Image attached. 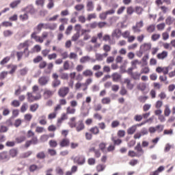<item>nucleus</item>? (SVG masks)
I'll return each mask as SVG.
<instances>
[{
  "label": "nucleus",
  "mask_w": 175,
  "mask_h": 175,
  "mask_svg": "<svg viewBox=\"0 0 175 175\" xmlns=\"http://www.w3.org/2000/svg\"><path fill=\"white\" fill-rule=\"evenodd\" d=\"M20 3H21V0H15L12 1L11 3H10V7L12 9H15V8H17V6L20 5Z\"/></svg>",
  "instance_id": "nucleus-23"
},
{
  "label": "nucleus",
  "mask_w": 175,
  "mask_h": 175,
  "mask_svg": "<svg viewBox=\"0 0 175 175\" xmlns=\"http://www.w3.org/2000/svg\"><path fill=\"white\" fill-rule=\"evenodd\" d=\"M85 126L84 125V122L83 120H80L75 124V129L77 132H81V131H84Z\"/></svg>",
  "instance_id": "nucleus-6"
},
{
  "label": "nucleus",
  "mask_w": 175,
  "mask_h": 175,
  "mask_svg": "<svg viewBox=\"0 0 175 175\" xmlns=\"http://www.w3.org/2000/svg\"><path fill=\"white\" fill-rule=\"evenodd\" d=\"M74 161L78 165H84L85 163V157L84 156H78L74 159Z\"/></svg>",
  "instance_id": "nucleus-9"
},
{
  "label": "nucleus",
  "mask_w": 175,
  "mask_h": 175,
  "mask_svg": "<svg viewBox=\"0 0 175 175\" xmlns=\"http://www.w3.org/2000/svg\"><path fill=\"white\" fill-rule=\"evenodd\" d=\"M43 23H40L37 25L36 28H34L35 32H37V33H39L40 31H42V29L43 28Z\"/></svg>",
  "instance_id": "nucleus-47"
},
{
  "label": "nucleus",
  "mask_w": 175,
  "mask_h": 175,
  "mask_svg": "<svg viewBox=\"0 0 175 175\" xmlns=\"http://www.w3.org/2000/svg\"><path fill=\"white\" fill-rule=\"evenodd\" d=\"M86 8L88 12H92L94 10V3L92 1H88Z\"/></svg>",
  "instance_id": "nucleus-31"
},
{
  "label": "nucleus",
  "mask_w": 175,
  "mask_h": 175,
  "mask_svg": "<svg viewBox=\"0 0 175 175\" xmlns=\"http://www.w3.org/2000/svg\"><path fill=\"white\" fill-rule=\"evenodd\" d=\"M31 144H38V137H33L31 140L27 141L25 143V147L28 148Z\"/></svg>",
  "instance_id": "nucleus-14"
},
{
  "label": "nucleus",
  "mask_w": 175,
  "mask_h": 175,
  "mask_svg": "<svg viewBox=\"0 0 175 175\" xmlns=\"http://www.w3.org/2000/svg\"><path fill=\"white\" fill-rule=\"evenodd\" d=\"M110 102H111V100L109 97L103 98L101 100V103H103V105H109Z\"/></svg>",
  "instance_id": "nucleus-50"
},
{
  "label": "nucleus",
  "mask_w": 175,
  "mask_h": 175,
  "mask_svg": "<svg viewBox=\"0 0 175 175\" xmlns=\"http://www.w3.org/2000/svg\"><path fill=\"white\" fill-rule=\"evenodd\" d=\"M111 128H117V126H120V121L113 120L111 124Z\"/></svg>",
  "instance_id": "nucleus-64"
},
{
  "label": "nucleus",
  "mask_w": 175,
  "mask_h": 175,
  "mask_svg": "<svg viewBox=\"0 0 175 175\" xmlns=\"http://www.w3.org/2000/svg\"><path fill=\"white\" fill-rule=\"evenodd\" d=\"M135 150H136L137 154V157H142L144 154V150H143V148H142V145H140V142H139L137 146L135 148Z\"/></svg>",
  "instance_id": "nucleus-13"
},
{
  "label": "nucleus",
  "mask_w": 175,
  "mask_h": 175,
  "mask_svg": "<svg viewBox=\"0 0 175 175\" xmlns=\"http://www.w3.org/2000/svg\"><path fill=\"white\" fill-rule=\"evenodd\" d=\"M91 58L89 56H85L80 59L81 64H85V62H88Z\"/></svg>",
  "instance_id": "nucleus-54"
},
{
  "label": "nucleus",
  "mask_w": 175,
  "mask_h": 175,
  "mask_svg": "<svg viewBox=\"0 0 175 175\" xmlns=\"http://www.w3.org/2000/svg\"><path fill=\"white\" fill-rule=\"evenodd\" d=\"M7 68L11 69V70L8 72L10 75H13L16 70H17V66L13 64H9L7 66Z\"/></svg>",
  "instance_id": "nucleus-22"
},
{
  "label": "nucleus",
  "mask_w": 175,
  "mask_h": 175,
  "mask_svg": "<svg viewBox=\"0 0 175 175\" xmlns=\"http://www.w3.org/2000/svg\"><path fill=\"white\" fill-rule=\"evenodd\" d=\"M137 126L133 125L131 127L128 129L127 133L128 135H133L136 132L137 130Z\"/></svg>",
  "instance_id": "nucleus-28"
},
{
  "label": "nucleus",
  "mask_w": 175,
  "mask_h": 175,
  "mask_svg": "<svg viewBox=\"0 0 175 175\" xmlns=\"http://www.w3.org/2000/svg\"><path fill=\"white\" fill-rule=\"evenodd\" d=\"M38 109H39V105L36 103L33 104L29 107V110L30 111H32V113H35Z\"/></svg>",
  "instance_id": "nucleus-32"
},
{
  "label": "nucleus",
  "mask_w": 175,
  "mask_h": 175,
  "mask_svg": "<svg viewBox=\"0 0 175 175\" xmlns=\"http://www.w3.org/2000/svg\"><path fill=\"white\" fill-rule=\"evenodd\" d=\"M163 170H165V167L161 165L157 170L151 172L150 175H159V173H162Z\"/></svg>",
  "instance_id": "nucleus-17"
},
{
  "label": "nucleus",
  "mask_w": 175,
  "mask_h": 175,
  "mask_svg": "<svg viewBox=\"0 0 175 175\" xmlns=\"http://www.w3.org/2000/svg\"><path fill=\"white\" fill-rule=\"evenodd\" d=\"M9 61H10V57H6L0 62V65H1V66H3V65L8 64Z\"/></svg>",
  "instance_id": "nucleus-53"
},
{
  "label": "nucleus",
  "mask_w": 175,
  "mask_h": 175,
  "mask_svg": "<svg viewBox=\"0 0 175 175\" xmlns=\"http://www.w3.org/2000/svg\"><path fill=\"white\" fill-rule=\"evenodd\" d=\"M76 113V109L68 107L66 108V114H75Z\"/></svg>",
  "instance_id": "nucleus-40"
},
{
  "label": "nucleus",
  "mask_w": 175,
  "mask_h": 175,
  "mask_svg": "<svg viewBox=\"0 0 175 175\" xmlns=\"http://www.w3.org/2000/svg\"><path fill=\"white\" fill-rule=\"evenodd\" d=\"M105 168L106 165L102 164H99L96 166L97 172H103V170H105Z\"/></svg>",
  "instance_id": "nucleus-57"
},
{
  "label": "nucleus",
  "mask_w": 175,
  "mask_h": 175,
  "mask_svg": "<svg viewBox=\"0 0 175 175\" xmlns=\"http://www.w3.org/2000/svg\"><path fill=\"white\" fill-rule=\"evenodd\" d=\"M90 131L93 135H98V133H99V128H98V126L92 127Z\"/></svg>",
  "instance_id": "nucleus-46"
},
{
  "label": "nucleus",
  "mask_w": 175,
  "mask_h": 175,
  "mask_svg": "<svg viewBox=\"0 0 175 175\" xmlns=\"http://www.w3.org/2000/svg\"><path fill=\"white\" fill-rule=\"evenodd\" d=\"M54 94V92L51 91V90H45L44 92V97L48 99V98H50L51 96H53V95Z\"/></svg>",
  "instance_id": "nucleus-30"
},
{
  "label": "nucleus",
  "mask_w": 175,
  "mask_h": 175,
  "mask_svg": "<svg viewBox=\"0 0 175 175\" xmlns=\"http://www.w3.org/2000/svg\"><path fill=\"white\" fill-rule=\"evenodd\" d=\"M70 143V141H69V139L64 138L60 142L59 146L60 147H68Z\"/></svg>",
  "instance_id": "nucleus-20"
},
{
  "label": "nucleus",
  "mask_w": 175,
  "mask_h": 175,
  "mask_svg": "<svg viewBox=\"0 0 175 175\" xmlns=\"http://www.w3.org/2000/svg\"><path fill=\"white\" fill-rule=\"evenodd\" d=\"M68 125H69L70 128H75L77 123H76V117H72L70 118V121L68 122Z\"/></svg>",
  "instance_id": "nucleus-21"
},
{
  "label": "nucleus",
  "mask_w": 175,
  "mask_h": 175,
  "mask_svg": "<svg viewBox=\"0 0 175 175\" xmlns=\"http://www.w3.org/2000/svg\"><path fill=\"white\" fill-rule=\"evenodd\" d=\"M28 47H29V40H26L24 42L21 43L18 46V50H23V49H25L23 53L26 57H29V51H28Z\"/></svg>",
  "instance_id": "nucleus-2"
},
{
  "label": "nucleus",
  "mask_w": 175,
  "mask_h": 175,
  "mask_svg": "<svg viewBox=\"0 0 175 175\" xmlns=\"http://www.w3.org/2000/svg\"><path fill=\"white\" fill-rule=\"evenodd\" d=\"M173 21H174V20L173 19V18H172V16H167L165 19V23L167 25H171V24H173Z\"/></svg>",
  "instance_id": "nucleus-60"
},
{
  "label": "nucleus",
  "mask_w": 175,
  "mask_h": 175,
  "mask_svg": "<svg viewBox=\"0 0 175 175\" xmlns=\"http://www.w3.org/2000/svg\"><path fill=\"white\" fill-rule=\"evenodd\" d=\"M57 53H60L61 57H62L63 59H66V58L69 57L68 52H62V49H58Z\"/></svg>",
  "instance_id": "nucleus-29"
},
{
  "label": "nucleus",
  "mask_w": 175,
  "mask_h": 175,
  "mask_svg": "<svg viewBox=\"0 0 175 175\" xmlns=\"http://www.w3.org/2000/svg\"><path fill=\"white\" fill-rule=\"evenodd\" d=\"M147 99H148V96H140L139 97H138V100L142 103H145Z\"/></svg>",
  "instance_id": "nucleus-59"
},
{
  "label": "nucleus",
  "mask_w": 175,
  "mask_h": 175,
  "mask_svg": "<svg viewBox=\"0 0 175 175\" xmlns=\"http://www.w3.org/2000/svg\"><path fill=\"white\" fill-rule=\"evenodd\" d=\"M146 31L149 32V33H152V32L155 31V25L152 24L148 26Z\"/></svg>",
  "instance_id": "nucleus-38"
},
{
  "label": "nucleus",
  "mask_w": 175,
  "mask_h": 175,
  "mask_svg": "<svg viewBox=\"0 0 175 175\" xmlns=\"http://www.w3.org/2000/svg\"><path fill=\"white\" fill-rule=\"evenodd\" d=\"M144 48V51H148V50H151V44L150 43H146L142 46Z\"/></svg>",
  "instance_id": "nucleus-52"
},
{
  "label": "nucleus",
  "mask_w": 175,
  "mask_h": 175,
  "mask_svg": "<svg viewBox=\"0 0 175 175\" xmlns=\"http://www.w3.org/2000/svg\"><path fill=\"white\" fill-rule=\"evenodd\" d=\"M91 100H92L91 96H87L85 101H83L82 103L81 109H85V107L84 105H85V103H91Z\"/></svg>",
  "instance_id": "nucleus-39"
},
{
  "label": "nucleus",
  "mask_w": 175,
  "mask_h": 175,
  "mask_svg": "<svg viewBox=\"0 0 175 175\" xmlns=\"http://www.w3.org/2000/svg\"><path fill=\"white\" fill-rule=\"evenodd\" d=\"M39 124H40V125H46L47 124V120H46L45 115H42V116H40Z\"/></svg>",
  "instance_id": "nucleus-24"
},
{
  "label": "nucleus",
  "mask_w": 175,
  "mask_h": 175,
  "mask_svg": "<svg viewBox=\"0 0 175 175\" xmlns=\"http://www.w3.org/2000/svg\"><path fill=\"white\" fill-rule=\"evenodd\" d=\"M42 50V47H40V45H36L30 51V53H39Z\"/></svg>",
  "instance_id": "nucleus-34"
},
{
  "label": "nucleus",
  "mask_w": 175,
  "mask_h": 175,
  "mask_svg": "<svg viewBox=\"0 0 175 175\" xmlns=\"http://www.w3.org/2000/svg\"><path fill=\"white\" fill-rule=\"evenodd\" d=\"M69 88L68 87H62L58 91V95L60 98H65L69 94Z\"/></svg>",
  "instance_id": "nucleus-3"
},
{
  "label": "nucleus",
  "mask_w": 175,
  "mask_h": 175,
  "mask_svg": "<svg viewBox=\"0 0 175 175\" xmlns=\"http://www.w3.org/2000/svg\"><path fill=\"white\" fill-rule=\"evenodd\" d=\"M17 150L16 149H12L10 150V155L12 157L14 158V157H17Z\"/></svg>",
  "instance_id": "nucleus-62"
},
{
  "label": "nucleus",
  "mask_w": 175,
  "mask_h": 175,
  "mask_svg": "<svg viewBox=\"0 0 175 175\" xmlns=\"http://www.w3.org/2000/svg\"><path fill=\"white\" fill-rule=\"evenodd\" d=\"M150 73V68L144 67L141 70V75H148Z\"/></svg>",
  "instance_id": "nucleus-49"
},
{
  "label": "nucleus",
  "mask_w": 175,
  "mask_h": 175,
  "mask_svg": "<svg viewBox=\"0 0 175 175\" xmlns=\"http://www.w3.org/2000/svg\"><path fill=\"white\" fill-rule=\"evenodd\" d=\"M137 88L140 91H146V88H147V85L146 84V83H139L137 85Z\"/></svg>",
  "instance_id": "nucleus-27"
},
{
  "label": "nucleus",
  "mask_w": 175,
  "mask_h": 175,
  "mask_svg": "<svg viewBox=\"0 0 175 175\" xmlns=\"http://www.w3.org/2000/svg\"><path fill=\"white\" fill-rule=\"evenodd\" d=\"M10 159V156L7 152H3L0 153V161L1 162H8Z\"/></svg>",
  "instance_id": "nucleus-10"
},
{
  "label": "nucleus",
  "mask_w": 175,
  "mask_h": 175,
  "mask_svg": "<svg viewBox=\"0 0 175 175\" xmlns=\"http://www.w3.org/2000/svg\"><path fill=\"white\" fill-rule=\"evenodd\" d=\"M85 27L87 28H91L92 29H95V28H96V27H98V23L93 22L92 23L85 25Z\"/></svg>",
  "instance_id": "nucleus-37"
},
{
  "label": "nucleus",
  "mask_w": 175,
  "mask_h": 175,
  "mask_svg": "<svg viewBox=\"0 0 175 175\" xmlns=\"http://www.w3.org/2000/svg\"><path fill=\"white\" fill-rule=\"evenodd\" d=\"M36 157L38 159H44V158H46V154H44V152H40L37 154Z\"/></svg>",
  "instance_id": "nucleus-55"
},
{
  "label": "nucleus",
  "mask_w": 175,
  "mask_h": 175,
  "mask_svg": "<svg viewBox=\"0 0 175 175\" xmlns=\"http://www.w3.org/2000/svg\"><path fill=\"white\" fill-rule=\"evenodd\" d=\"M52 77L53 79V81L52 82V86L55 88V87H58L59 85H61V81L58 79V77L59 76L57 73H53L52 75Z\"/></svg>",
  "instance_id": "nucleus-4"
},
{
  "label": "nucleus",
  "mask_w": 175,
  "mask_h": 175,
  "mask_svg": "<svg viewBox=\"0 0 175 175\" xmlns=\"http://www.w3.org/2000/svg\"><path fill=\"white\" fill-rule=\"evenodd\" d=\"M103 40H105V42H107V40H109V44H114V42H113V41H111V40L110 39V36H109V34H106L103 36Z\"/></svg>",
  "instance_id": "nucleus-45"
},
{
  "label": "nucleus",
  "mask_w": 175,
  "mask_h": 175,
  "mask_svg": "<svg viewBox=\"0 0 175 175\" xmlns=\"http://www.w3.org/2000/svg\"><path fill=\"white\" fill-rule=\"evenodd\" d=\"M49 144L50 146V147H51L52 148H55V147H57V146H58V143L57 142V141L54 140V139H51L49 141Z\"/></svg>",
  "instance_id": "nucleus-42"
},
{
  "label": "nucleus",
  "mask_w": 175,
  "mask_h": 175,
  "mask_svg": "<svg viewBox=\"0 0 175 175\" xmlns=\"http://www.w3.org/2000/svg\"><path fill=\"white\" fill-rule=\"evenodd\" d=\"M29 18V16L26 12L19 16V20H21V21H27Z\"/></svg>",
  "instance_id": "nucleus-26"
},
{
  "label": "nucleus",
  "mask_w": 175,
  "mask_h": 175,
  "mask_svg": "<svg viewBox=\"0 0 175 175\" xmlns=\"http://www.w3.org/2000/svg\"><path fill=\"white\" fill-rule=\"evenodd\" d=\"M9 72L8 71H3L0 73V80H4Z\"/></svg>",
  "instance_id": "nucleus-58"
},
{
  "label": "nucleus",
  "mask_w": 175,
  "mask_h": 175,
  "mask_svg": "<svg viewBox=\"0 0 175 175\" xmlns=\"http://www.w3.org/2000/svg\"><path fill=\"white\" fill-rule=\"evenodd\" d=\"M141 64H142V63H141L140 62H139L138 59L133 60V61L131 62V66L134 67L135 69H137V65H140Z\"/></svg>",
  "instance_id": "nucleus-44"
},
{
  "label": "nucleus",
  "mask_w": 175,
  "mask_h": 175,
  "mask_svg": "<svg viewBox=\"0 0 175 175\" xmlns=\"http://www.w3.org/2000/svg\"><path fill=\"white\" fill-rule=\"evenodd\" d=\"M8 131H9V128H8V126L1 124V126H0V133H5Z\"/></svg>",
  "instance_id": "nucleus-56"
},
{
  "label": "nucleus",
  "mask_w": 175,
  "mask_h": 175,
  "mask_svg": "<svg viewBox=\"0 0 175 175\" xmlns=\"http://www.w3.org/2000/svg\"><path fill=\"white\" fill-rule=\"evenodd\" d=\"M83 76H85V77H91L94 75V72L91 70H85L82 73Z\"/></svg>",
  "instance_id": "nucleus-33"
},
{
  "label": "nucleus",
  "mask_w": 175,
  "mask_h": 175,
  "mask_svg": "<svg viewBox=\"0 0 175 175\" xmlns=\"http://www.w3.org/2000/svg\"><path fill=\"white\" fill-rule=\"evenodd\" d=\"M90 32V29H81V35L83 36V40H89V39H91V35L89 34Z\"/></svg>",
  "instance_id": "nucleus-8"
},
{
  "label": "nucleus",
  "mask_w": 175,
  "mask_h": 175,
  "mask_svg": "<svg viewBox=\"0 0 175 175\" xmlns=\"http://www.w3.org/2000/svg\"><path fill=\"white\" fill-rule=\"evenodd\" d=\"M21 10L22 12H25V13H27V14H33L35 13V8L32 5H29L22 8Z\"/></svg>",
  "instance_id": "nucleus-5"
},
{
  "label": "nucleus",
  "mask_w": 175,
  "mask_h": 175,
  "mask_svg": "<svg viewBox=\"0 0 175 175\" xmlns=\"http://www.w3.org/2000/svg\"><path fill=\"white\" fill-rule=\"evenodd\" d=\"M56 174L58 175H64V170L61 167H57L55 169Z\"/></svg>",
  "instance_id": "nucleus-63"
},
{
  "label": "nucleus",
  "mask_w": 175,
  "mask_h": 175,
  "mask_svg": "<svg viewBox=\"0 0 175 175\" xmlns=\"http://www.w3.org/2000/svg\"><path fill=\"white\" fill-rule=\"evenodd\" d=\"M112 38H116V39H120L122 36V32L120 29H116L113 31L111 33Z\"/></svg>",
  "instance_id": "nucleus-11"
},
{
  "label": "nucleus",
  "mask_w": 175,
  "mask_h": 175,
  "mask_svg": "<svg viewBox=\"0 0 175 175\" xmlns=\"http://www.w3.org/2000/svg\"><path fill=\"white\" fill-rule=\"evenodd\" d=\"M25 136H20L16 138V143H23V142H25Z\"/></svg>",
  "instance_id": "nucleus-61"
},
{
  "label": "nucleus",
  "mask_w": 175,
  "mask_h": 175,
  "mask_svg": "<svg viewBox=\"0 0 175 175\" xmlns=\"http://www.w3.org/2000/svg\"><path fill=\"white\" fill-rule=\"evenodd\" d=\"M20 105H21V103L17 100H14L11 103V106H13V107H20Z\"/></svg>",
  "instance_id": "nucleus-48"
},
{
  "label": "nucleus",
  "mask_w": 175,
  "mask_h": 175,
  "mask_svg": "<svg viewBox=\"0 0 175 175\" xmlns=\"http://www.w3.org/2000/svg\"><path fill=\"white\" fill-rule=\"evenodd\" d=\"M3 35L4 38H10V36L13 35V31H12L11 30H5L3 32Z\"/></svg>",
  "instance_id": "nucleus-35"
},
{
  "label": "nucleus",
  "mask_w": 175,
  "mask_h": 175,
  "mask_svg": "<svg viewBox=\"0 0 175 175\" xmlns=\"http://www.w3.org/2000/svg\"><path fill=\"white\" fill-rule=\"evenodd\" d=\"M27 101L29 102L30 103H32V102H36V100H39L42 99V94H40V93H38L36 94L32 92L31 93L27 92Z\"/></svg>",
  "instance_id": "nucleus-1"
},
{
  "label": "nucleus",
  "mask_w": 175,
  "mask_h": 175,
  "mask_svg": "<svg viewBox=\"0 0 175 175\" xmlns=\"http://www.w3.org/2000/svg\"><path fill=\"white\" fill-rule=\"evenodd\" d=\"M38 32L34 31L31 33V39H33L37 43H43L44 40L42 38V37L38 36Z\"/></svg>",
  "instance_id": "nucleus-7"
},
{
  "label": "nucleus",
  "mask_w": 175,
  "mask_h": 175,
  "mask_svg": "<svg viewBox=\"0 0 175 175\" xmlns=\"http://www.w3.org/2000/svg\"><path fill=\"white\" fill-rule=\"evenodd\" d=\"M109 54L107 53H105L103 54L96 53V61H103L104 58H106Z\"/></svg>",
  "instance_id": "nucleus-18"
},
{
  "label": "nucleus",
  "mask_w": 175,
  "mask_h": 175,
  "mask_svg": "<svg viewBox=\"0 0 175 175\" xmlns=\"http://www.w3.org/2000/svg\"><path fill=\"white\" fill-rule=\"evenodd\" d=\"M167 51H163L161 53H159L157 54V57L158 59H165V58H167Z\"/></svg>",
  "instance_id": "nucleus-16"
},
{
  "label": "nucleus",
  "mask_w": 175,
  "mask_h": 175,
  "mask_svg": "<svg viewBox=\"0 0 175 175\" xmlns=\"http://www.w3.org/2000/svg\"><path fill=\"white\" fill-rule=\"evenodd\" d=\"M111 140L113 142L115 146H120V144H121V143H122V140H121L120 139H116V138L114 137H113L111 138Z\"/></svg>",
  "instance_id": "nucleus-43"
},
{
  "label": "nucleus",
  "mask_w": 175,
  "mask_h": 175,
  "mask_svg": "<svg viewBox=\"0 0 175 175\" xmlns=\"http://www.w3.org/2000/svg\"><path fill=\"white\" fill-rule=\"evenodd\" d=\"M49 81H50V78H49V77H41L38 79V83L40 85H46Z\"/></svg>",
  "instance_id": "nucleus-12"
},
{
  "label": "nucleus",
  "mask_w": 175,
  "mask_h": 175,
  "mask_svg": "<svg viewBox=\"0 0 175 175\" xmlns=\"http://www.w3.org/2000/svg\"><path fill=\"white\" fill-rule=\"evenodd\" d=\"M111 77H112L113 81H115L116 83H118V81H120V80H121L122 75H121L118 72H114L111 75Z\"/></svg>",
  "instance_id": "nucleus-15"
},
{
  "label": "nucleus",
  "mask_w": 175,
  "mask_h": 175,
  "mask_svg": "<svg viewBox=\"0 0 175 175\" xmlns=\"http://www.w3.org/2000/svg\"><path fill=\"white\" fill-rule=\"evenodd\" d=\"M130 76H131V78L133 79V80H140V76H142V73L135 72H133Z\"/></svg>",
  "instance_id": "nucleus-25"
},
{
  "label": "nucleus",
  "mask_w": 175,
  "mask_h": 175,
  "mask_svg": "<svg viewBox=\"0 0 175 175\" xmlns=\"http://www.w3.org/2000/svg\"><path fill=\"white\" fill-rule=\"evenodd\" d=\"M172 113V111L170 110V108L169 107V105H165V108L164 109V115L165 117H169L170 116V113Z\"/></svg>",
  "instance_id": "nucleus-36"
},
{
  "label": "nucleus",
  "mask_w": 175,
  "mask_h": 175,
  "mask_svg": "<svg viewBox=\"0 0 175 175\" xmlns=\"http://www.w3.org/2000/svg\"><path fill=\"white\" fill-rule=\"evenodd\" d=\"M124 84H126V88L128 90H133V84L131 83V79H124Z\"/></svg>",
  "instance_id": "nucleus-19"
},
{
  "label": "nucleus",
  "mask_w": 175,
  "mask_h": 175,
  "mask_svg": "<svg viewBox=\"0 0 175 175\" xmlns=\"http://www.w3.org/2000/svg\"><path fill=\"white\" fill-rule=\"evenodd\" d=\"M21 76H25L28 73V68L25 67L19 70Z\"/></svg>",
  "instance_id": "nucleus-51"
},
{
  "label": "nucleus",
  "mask_w": 175,
  "mask_h": 175,
  "mask_svg": "<svg viewBox=\"0 0 175 175\" xmlns=\"http://www.w3.org/2000/svg\"><path fill=\"white\" fill-rule=\"evenodd\" d=\"M28 110V104L27 103H24L21 107V113H25Z\"/></svg>",
  "instance_id": "nucleus-41"
}]
</instances>
